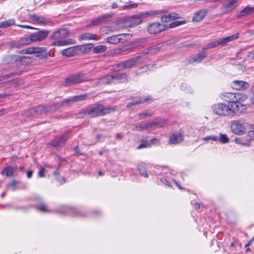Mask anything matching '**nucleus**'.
<instances>
[{"label":"nucleus","instance_id":"obj_47","mask_svg":"<svg viewBox=\"0 0 254 254\" xmlns=\"http://www.w3.org/2000/svg\"><path fill=\"white\" fill-rule=\"evenodd\" d=\"M17 182L16 181H12L10 184H8L7 187L10 188L12 190H14L16 189Z\"/></svg>","mask_w":254,"mask_h":254},{"label":"nucleus","instance_id":"obj_51","mask_svg":"<svg viewBox=\"0 0 254 254\" xmlns=\"http://www.w3.org/2000/svg\"><path fill=\"white\" fill-rule=\"evenodd\" d=\"M45 170V168L42 167L38 172V176L40 177H44L45 176L44 172Z\"/></svg>","mask_w":254,"mask_h":254},{"label":"nucleus","instance_id":"obj_37","mask_svg":"<svg viewBox=\"0 0 254 254\" xmlns=\"http://www.w3.org/2000/svg\"><path fill=\"white\" fill-rule=\"evenodd\" d=\"M89 96L88 93H86L84 94L81 95H78L74 96H72L73 99V102H78V101H81L83 100H85L88 99Z\"/></svg>","mask_w":254,"mask_h":254},{"label":"nucleus","instance_id":"obj_59","mask_svg":"<svg viewBox=\"0 0 254 254\" xmlns=\"http://www.w3.org/2000/svg\"><path fill=\"white\" fill-rule=\"evenodd\" d=\"M254 241V237H253L251 240H250L249 241V242L245 245V247L250 246Z\"/></svg>","mask_w":254,"mask_h":254},{"label":"nucleus","instance_id":"obj_49","mask_svg":"<svg viewBox=\"0 0 254 254\" xmlns=\"http://www.w3.org/2000/svg\"><path fill=\"white\" fill-rule=\"evenodd\" d=\"M203 139L204 140H212L214 141H216L217 140V137L216 136L211 135V136H208L205 137Z\"/></svg>","mask_w":254,"mask_h":254},{"label":"nucleus","instance_id":"obj_57","mask_svg":"<svg viewBox=\"0 0 254 254\" xmlns=\"http://www.w3.org/2000/svg\"><path fill=\"white\" fill-rule=\"evenodd\" d=\"M74 150L77 155H80L82 154L80 151H79V149L78 148L77 146L74 148Z\"/></svg>","mask_w":254,"mask_h":254},{"label":"nucleus","instance_id":"obj_25","mask_svg":"<svg viewBox=\"0 0 254 254\" xmlns=\"http://www.w3.org/2000/svg\"><path fill=\"white\" fill-rule=\"evenodd\" d=\"M207 56V53L206 52L202 51L194 56L189 62L190 64L193 63H199L206 58Z\"/></svg>","mask_w":254,"mask_h":254},{"label":"nucleus","instance_id":"obj_12","mask_svg":"<svg viewBox=\"0 0 254 254\" xmlns=\"http://www.w3.org/2000/svg\"><path fill=\"white\" fill-rule=\"evenodd\" d=\"M242 101H238L231 104H229V108L231 111L230 116H234L238 113L245 112L247 109V106L242 104Z\"/></svg>","mask_w":254,"mask_h":254},{"label":"nucleus","instance_id":"obj_35","mask_svg":"<svg viewBox=\"0 0 254 254\" xmlns=\"http://www.w3.org/2000/svg\"><path fill=\"white\" fill-rule=\"evenodd\" d=\"M15 24V21L13 19L0 22V28H5Z\"/></svg>","mask_w":254,"mask_h":254},{"label":"nucleus","instance_id":"obj_14","mask_svg":"<svg viewBox=\"0 0 254 254\" xmlns=\"http://www.w3.org/2000/svg\"><path fill=\"white\" fill-rule=\"evenodd\" d=\"M50 31L47 30L38 31L36 32L32 33L30 34L32 42H40L45 39Z\"/></svg>","mask_w":254,"mask_h":254},{"label":"nucleus","instance_id":"obj_28","mask_svg":"<svg viewBox=\"0 0 254 254\" xmlns=\"http://www.w3.org/2000/svg\"><path fill=\"white\" fill-rule=\"evenodd\" d=\"M100 39L99 36L96 34H93L90 33H86L81 34L79 36L80 40H98Z\"/></svg>","mask_w":254,"mask_h":254},{"label":"nucleus","instance_id":"obj_2","mask_svg":"<svg viewBox=\"0 0 254 254\" xmlns=\"http://www.w3.org/2000/svg\"><path fill=\"white\" fill-rule=\"evenodd\" d=\"M59 108L60 106L58 107L57 105H54L50 106L40 105L25 110L22 113V116L25 117L39 116L49 112H53Z\"/></svg>","mask_w":254,"mask_h":254},{"label":"nucleus","instance_id":"obj_56","mask_svg":"<svg viewBox=\"0 0 254 254\" xmlns=\"http://www.w3.org/2000/svg\"><path fill=\"white\" fill-rule=\"evenodd\" d=\"M107 29H108L107 27H103L101 28L100 30H101V32H103V33L107 34V32L106 31Z\"/></svg>","mask_w":254,"mask_h":254},{"label":"nucleus","instance_id":"obj_10","mask_svg":"<svg viewBox=\"0 0 254 254\" xmlns=\"http://www.w3.org/2000/svg\"><path fill=\"white\" fill-rule=\"evenodd\" d=\"M168 29L167 25L159 22H153L147 27L148 32L151 35H156Z\"/></svg>","mask_w":254,"mask_h":254},{"label":"nucleus","instance_id":"obj_3","mask_svg":"<svg viewBox=\"0 0 254 254\" xmlns=\"http://www.w3.org/2000/svg\"><path fill=\"white\" fill-rule=\"evenodd\" d=\"M69 34L67 28H61L54 32L50 36L52 40H56L51 45L53 46L61 47L67 45L69 44L67 41L64 40Z\"/></svg>","mask_w":254,"mask_h":254},{"label":"nucleus","instance_id":"obj_20","mask_svg":"<svg viewBox=\"0 0 254 254\" xmlns=\"http://www.w3.org/2000/svg\"><path fill=\"white\" fill-rule=\"evenodd\" d=\"M163 43H157L156 45L149 47L146 51H144L141 54L144 55L146 54H156L163 47Z\"/></svg>","mask_w":254,"mask_h":254},{"label":"nucleus","instance_id":"obj_54","mask_svg":"<svg viewBox=\"0 0 254 254\" xmlns=\"http://www.w3.org/2000/svg\"><path fill=\"white\" fill-rule=\"evenodd\" d=\"M206 3L217 2L223 1V0H203Z\"/></svg>","mask_w":254,"mask_h":254},{"label":"nucleus","instance_id":"obj_7","mask_svg":"<svg viewBox=\"0 0 254 254\" xmlns=\"http://www.w3.org/2000/svg\"><path fill=\"white\" fill-rule=\"evenodd\" d=\"M70 136V132L66 131L62 136L54 138L49 142V144L56 148H62L64 146Z\"/></svg>","mask_w":254,"mask_h":254},{"label":"nucleus","instance_id":"obj_5","mask_svg":"<svg viewBox=\"0 0 254 254\" xmlns=\"http://www.w3.org/2000/svg\"><path fill=\"white\" fill-rule=\"evenodd\" d=\"M212 110L215 114L222 116H230L231 113L229 104L225 103L215 104L212 106Z\"/></svg>","mask_w":254,"mask_h":254},{"label":"nucleus","instance_id":"obj_58","mask_svg":"<svg viewBox=\"0 0 254 254\" xmlns=\"http://www.w3.org/2000/svg\"><path fill=\"white\" fill-rule=\"evenodd\" d=\"M161 181L165 184H166L167 185H168L169 186H171V185H170L169 183L165 179H161Z\"/></svg>","mask_w":254,"mask_h":254},{"label":"nucleus","instance_id":"obj_40","mask_svg":"<svg viewBox=\"0 0 254 254\" xmlns=\"http://www.w3.org/2000/svg\"><path fill=\"white\" fill-rule=\"evenodd\" d=\"M73 97H69V98L68 99H66L64 100H63L61 103L60 104H55V105H57V106L58 107L59 106H60V107L62 106H63L65 104L66 105H68V104H70L72 103H73Z\"/></svg>","mask_w":254,"mask_h":254},{"label":"nucleus","instance_id":"obj_64","mask_svg":"<svg viewBox=\"0 0 254 254\" xmlns=\"http://www.w3.org/2000/svg\"><path fill=\"white\" fill-rule=\"evenodd\" d=\"M17 158V157L16 156H12L10 157L11 160L13 162H15Z\"/></svg>","mask_w":254,"mask_h":254},{"label":"nucleus","instance_id":"obj_33","mask_svg":"<svg viewBox=\"0 0 254 254\" xmlns=\"http://www.w3.org/2000/svg\"><path fill=\"white\" fill-rule=\"evenodd\" d=\"M107 18L106 15L99 16L91 21V25L93 26L99 25L103 22Z\"/></svg>","mask_w":254,"mask_h":254},{"label":"nucleus","instance_id":"obj_63","mask_svg":"<svg viewBox=\"0 0 254 254\" xmlns=\"http://www.w3.org/2000/svg\"><path fill=\"white\" fill-rule=\"evenodd\" d=\"M194 207L195 209H199L200 207V204L198 203H194Z\"/></svg>","mask_w":254,"mask_h":254},{"label":"nucleus","instance_id":"obj_26","mask_svg":"<svg viewBox=\"0 0 254 254\" xmlns=\"http://www.w3.org/2000/svg\"><path fill=\"white\" fill-rule=\"evenodd\" d=\"M132 130L140 131L149 128H151L150 122H141L133 126Z\"/></svg>","mask_w":254,"mask_h":254},{"label":"nucleus","instance_id":"obj_44","mask_svg":"<svg viewBox=\"0 0 254 254\" xmlns=\"http://www.w3.org/2000/svg\"><path fill=\"white\" fill-rule=\"evenodd\" d=\"M138 169L142 176L145 178H148V176L147 171L144 167L139 166L138 167Z\"/></svg>","mask_w":254,"mask_h":254},{"label":"nucleus","instance_id":"obj_38","mask_svg":"<svg viewBox=\"0 0 254 254\" xmlns=\"http://www.w3.org/2000/svg\"><path fill=\"white\" fill-rule=\"evenodd\" d=\"M14 168L11 166H7L5 167L2 173L4 174L7 177H11L13 175Z\"/></svg>","mask_w":254,"mask_h":254},{"label":"nucleus","instance_id":"obj_53","mask_svg":"<svg viewBox=\"0 0 254 254\" xmlns=\"http://www.w3.org/2000/svg\"><path fill=\"white\" fill-rule=\"evenodd\" d=\"M235 141L236 143H238V144H242L243 145H249V144H248V143H243L241 141V139L238 138H236L235 139Z\"/></svg>","mask_w":254,"mask_h":254},{"label":"nucleus","instance_id":"obj_19","mask_svg":"<svg viewBox=\"0 0 254 254\" xmlns=\"http://www.w3.org/2000/svg\"><path fill=\"white\" fill-rule=\"evenodd\" d=\"M239 35V33H236L235 34L228 36L227 37L217 40L218 42V45H221L222 46H226L228 43L238 38Z\"/></svg>","mask_w":254,"mask_h":254},{"label":"nucleus","instance_id":"obj_29","mask_svg":"<svg viewBox=\"0 0 254 254\" xmlns=\"http://www.w3.org/2000/svg\"><path fill=\"white\" fill-rule=\"evenodd\" d=\"M151 128L154 127H163L165 126L167 124V121L164 119H157L150 122Z\"/></svg>","mask_w":254,"mask_h":254},{"label":"nucleus","instance_id":"obj_11","mask_svg":"<svg viewBox=\"0 0 254 254\" xmlns=\"http://www.w3.org/2000/svg\"><path fill=\"white\" fill-rule=\"evenodd\" d=\"M230 128L234 133L238 135L243 134L247 131L244 123L240 120L232 121L230 125Z\"/></svg>","mask_w":254,"mask_h":254},{"label":"nucleus","instance_id":"obj_17","mask_svg":"<svg viewBox=\"0 0 254 254\" xmlns=\"http://www.w3.org/2000/svg\"><path fill=\"white\" fill-rule=\"evenodd\" d=\"M209 10L207 8L200 9L194 13L192 21L198 22L202 20L208 13Z\"/></svg>","mask_w":254,"mask_h":254},{"label":"nucleus","instance_id":"obj_6","mask_svg":"<svg viewBox=\"0 0 254 254\" xmlns=\"http://www.w3.org/2000/svg\"><path fill=\"white\" fill-rule=\"evenodd\" d=\"M142 56L141 55L135 56L133 58L127 60L126 61L121 62L120 63L116 64V67L119 70H124L127 68H130L134 66L136 64L141 62Z\"/></svg>","mask_w":254,"mask_h":254},{"label":"nucleus","instance_id":"obj_34","mask_svg":"<svg viewBox=\"0 0 254 254\" xmlns=\"http://www.w3.org/2000/svg\"><path fill=\"white\" fill-rule=\"evenodd\" d=\"M100 82L106 84L114 83L113 74H108L104 76L100 79Z\"/></svg>","mask_w":254,"mask_h":254},{"label":"nucleus","instance_id":"obj_23","mask_svg":"<svg viewBox=\"0 0 254 254\" xmlns=\"http://www.w3.org/2000/svg\"><path fill=\"white\" fill-rule=\"evenodd\" d=\"M114 83L125 82L128 81L127 75L124 73L113 74Z\"/></svg>","mask_w":254,"mask_h":254},{"label":"nucleus","instance_id":"obj_55","mask_svg":"<svg viewBox=\"0 0 254 254\" xmlns=\"http://www.w3.org/2000/svg\"><path fill=\"white\" fill-rule=\"evenodd\" d=\"M33 171L32 170H29L26 173V176L28 178H30L32 175Z\"/></svg>","mask_w":254,"mask_h":254},{"label":"nucleus","instance_id":"obj_42","mask_svg":"<svg viewBox=\"0 0 254 254\" xmlns=\"http://www.w3.org/2000/svg\"><path fill=\"white\" fill-rule=\"evenodd\" d=\"M218 45H218V40H217L216 41L212 42L208 44L207 45H205L202 48V50H206V49H208L214 48L215 47H216Z\"/></svg>","mask_w":254,"mask_h":254},{"label":"nucleus","instance_id":"obj_48","mask_svg":"<svg viewBox=\"0 0 254 254\" xmlns=\"http://www.w3.org/2000/svg\"><path fill=\"white\" fill-rule=\"evenodd\" d=\"M9 78V75L0 76V84L6 82Z\"/></svg>","mask_w":254,"mask_h":254},{"label":"nucleus","instance_id":"obj_30","mask_svg":"<svg viewBox=\"0 0 254 254\" xmlns=\"http://www.w3.org/2000/svg\"><path fill=\"white\" fill-rule=\"evenodd\" d=\"M157 143H158V139L156 138H153L148 141H145L144 142L138 145L136 148L137 149H141L144 148H147L148 147H150L153 144H156Z\"/></svg>","mask_w":254,"mask_h":254},{"label":"nucleus","instance_id":"obj_24","mask_svg":"<svg viewBox=\"0 0 254 254\" xmlns=\"http://www.w3.org/2000/svg\"><path fill=\"white\" fill-rule=\"evenodd\" d=\"M254 13V6L251 7L250 5H247L240 11L237 16L238 18L244 17Z\"/></svg>","mask_w":254,"mask_h":254},{"label":"nucleus","instance_id":"obj_15","mask_svg":"<svg viewBox=\"0 0 254 254\" xmlns=\"http://www.w3.org/2000/svg\"><path fill=\"white\" fill-rule=\"evenodd\" d=\"M58 211L61 214H68L73 217H79L83 216L81 212L77 209L65 206H60Z\"/></svg>","mask_w":254,"mask_h":254},{"label":"nucleus","instance_id":"obj_1","mask_svg":"<svg viewBox=\"0 0 254 254\" xmlns=\"http://www.w3.org/2000/svg\"><path fill=\"white\" fill-rule=\"evenodd\" d=\"M116 110V106L106 107L102 104L96 103L84 108L78 114V117L83 118L86 115H88L91 117L95 118L108 114Z\"/></svg>","mask_w":254,"mask_h":254},{"label":"nucleus","instance_id":"obj_32","mask_svg":"<svg viewBox=\"0 0 254 254\" xmlns=\"http://www.w3.org/2000/svg\"><path fill=\"white\" fill-rule=\"evenodd\" d=\"M178 15L176 13L163 15L161 17V20L163 22H169L172 20H175L178 18L179 17Z\"/></svg>","mask_w":254,"mask_h":254},{"label":"nucleus","instance_id":"obj_9","mask_svg":"<svg viewBox=\"0 0 254 254\" xmlns=\"http://www.w3.org/2000/svg\"><path fill=\"white\" fill-rule=\"evenodd\" d=\"M87 80V78L84 74L77 73L66 78L65 80V83L67 85H70L78 84Z\"/></svg>","mask_w":254,"mask_h":254},{"label":"nucleus","instance_id":"obj_62","mask_svg":"<svg viewBox=\"0 0 254 254\" xmlns=\"http://www.w3.org/2000/svg\"><path fill=\"white\" fill-rule=\"evenodd\" d=\"M118 5L116 2H113L111 5V7L113 9L117 8Z\"/></svg>","mask_w":254,"mask_h":254},{"label":"nucleus","instance_id":"obj_41","mask_svg":"<svg viewBox=\"0 0 254 254\" xmlns=\"http://www.w3.org/2000/svg\"><path fill=\"white\" fill-rule=\"evenodd\" d=\"M36 208L37 209H38V210H39L41 212H50V211L48 209L47 206L44 203H42L41 204H39V205L36 206Z\"/></svg>","mask_w":254,"mask_h":254},{"label":"nucleus","instance_id":"obj_8","mask_svg":"<svg viewBox=\"0 0 254 254\" xmlns=\"http://www.w3.org/2000/svg\"><path fill=\"white\" fill-rule=\"evenodd\" d=\"M20 53L28 54H38V55L36 56L37 57H41L42 58H45L48 55L47 50L46 48L39 47L27 48L22 50Z\"/></svg>","mask_w":254,"mask_h":254},{"label":"nucleus","instance_id":"obj_27","mask_svg":"<svg viewBox=\"0 0 254 254\" xmlns=\"http://www.w3.org/2000/svg\"><path fill=\"white\" fill-rule=\"evenodd\" d=\"M183 140V135L180 133H175L172 135L169 139V143L177 144Z\"/></svg>","mask_w":254,"mask_h":254},{"label":"nucleus","instance_id":"obj_45","mask_svg":"<svg viewBox=\"0 0 254 254\" xmlns=\"http://www.w3.org/2000/svg\"><path fill=\"white\" fill-rule=\"evenodd\" d=\"M148 65H147L145 67H142L139 68L134 72V73L136 75H137L140 73H142V72H144L145 71H146V70L148 69Z\"/></svg>","mask_w":254,"mask_h":254},{"label":"nucleus","instance_id":"obj_60","mask_svg":"<svg viewBox=\"0 0 254 254\" xmlns=\"http://www.w3.org/2000/svg\"><path fill=\"white\" fill-rule=\"evenodd\" d=\"M19 26L23 27V28H25L27 29H34V27H32L29 25H19Z\"/></svg>","mask_w":254,"mask_h":254},{"label":"nucleus","instance_id":"obj_36","mask_svg":"<svg viewBox=\"0 0 254 254\" xmlns=\"http://www.w3.org/2000/svg\"><path fill=\"white\" fill-rule=\"evenodd\" d=\"M150 100H151V99L148 98V97H147L145 99H139L136 101H133V102L129 103L127 105V108H129V107H132L133 106H135V105H138V104H140L144 103L145 102H146L147 101H149Z\"/></svg>","mask_w":254,"mask_h":254},{"label":"nucleus","instance_id":"obj_39","mask_svg":"<svg viewBox=\"0 0 254 254\" xmlns=\"http://www.w3.org/2000/svg\"><path fill=\"white\" fill-rule=\"evenodd\" d=\"M107 47L105 45H99L93 48V52L95 54L101 53L105 52Z\"/></svg>","mask_w":254,"mask_h":254},{"label":"nucleus","instance_id":"obj_21","mask_svg":"<svg viewBox=\"0 0 254 254\" xmlns=\"http://www.w3.org/2000/svg\"><path fill=\"white\" fill-rule=\"evenodd\" d=\"M29 17L37 23L41 25H47L49 23V21L46 20L44 16L36 14H31L29 15Z\"/></svg>","mask_w":254,"mask_h":254},{"label":"nucleus","instance_id":"obj_50","mask_svg":"<svg viewBox=\"0 0 254 254\" xmlns=\"http://www.w3.org/2000/svg\"><path fill=\"white\" fill-rule=\"evenodd\" d=\"M151 115L149 113H140L139 114V118L140 119H143L144 118H145L146 117H148V116H150Z\"/></svg>","mask_w":254,"mask_h":254},{"label":"nucleus","instance_id":"obj_46","mask_svg":"<svg viewBox=\"0 0 254 254\" xmlns=\"http://www.w3.org/2000/svg\"><path fill=\"white\" fill-rule=\"evenodd\" d=\"M163 12H164V11L162 10H155V11H152L146 12V14L148 15H158V14H161Z\"/></svg>","mask_w":254,"mask_h":254},{"label":"nucleus","instance_id":"obj_4","mask_svg":"<svg viewBox=\"0 0 254 254\" xmlns=\"http://www.w3.org/2000/svg\"><path fill=\"white\" fill-rule=\"evenodd\" d=\"M220 97L228 102V104H231L238 101H244L248 96L246 94L240 92H224L220 94Z\"/></svg>","mask_w":254,"mask_h":254},{"label":"nucleus","instance_id":"obj_13","mask_svg":"<svg viewBox=\"0 0 254 254\" xmlns=\"http://www.w3.org/2000/svg\"><path fill=\"white\" fill-rule=\"evenodd\" d=\"M143 14L134 15L125 19L126 27H131L140 24L142 22Z\"/></svg>","mask_w":254,"mask_h":254},{"label":"nucleus","instance_id":"obj_16","mask_svg":"<svg viewBox=\"0 0 254 254\" xmlns=\"http://www.w3.org/2000/svg\"><path fill=\"white\" fill-rule=\"evenodd\" d=\"M127 34H121L112 36L108 37L106 38V41L108 43L112 44H117L119 43H124L127 40Z\"/></svg>","mask_w":254,"mask_h":254},{"label":"nucleus","instance_id":"obj_22","mask_svg":"<svg viewBox=\"0 0 254 254\" xmlns=\"http://www.w3.org/2000/svg\"><path fill=\"white\" fill-rule=\"evenodd\" d=\"M32 43L30 35L27 37L21 38L18 42L13 43V47L19 48L22 46L26 45Z\"/></svg>","mask_w":254,"mask_h":254},{"label":"nucleus","instance_id":"obj_43","mask_svg":"<svg viewBox=\"0 0 254 254\" xmlns=\"http://www.w3.org/2000/svg\"><path fill=\"white\" fill-rule=\"evenodd\" d=\"M219 141L222 143H226L229 142V139L226 134L220 133Z\"/></svg>","mask_w":254,"mask_h":254},{"label":"nucleus","instance_id":"obj_52","mask_svg":"<svg viewBox=\"0 0 254 254\" xmlns=\"http://www.w3.org/2000/svg\"><path fill=\"white\" fill-rule=\"evenodd\" d=\"M127 9L135 8L138 6V4L136 3L127 4Z\"/></svg>","mask_w":254,"mask_h":254},{"label":"nucleus","instance_id":"obj_31","mask_svg":"<svg viewBox=\"0 0 254 254\" xmlns=\"http://www.w3.org/2000/svg\"><path fill=\"white\" fill-rule=\"evenodd\" d=\"M77 50L75 47H70L62 51V55L66 57H72L75 55Z\"/></svg>","mask_w":254,"mask_h":254},{"label":"nucleus","instance_id":"obj_18","mask_svg":"<svg viewBox=\"0 0 254 254\" xmlns=\"http://www.w3.org/2000/svg\"><path fill=\"white\" fill-rule=\"evenodd\" d=\"M231 86L233 88L237 90H244L248 88L249 84L248 82L242 80H234L232 82Z\"/></svg>","mask_w":254,"mask_h":254},{"label":"nucleus","instance_id":"obj_61","mask_svg":"<svg viewBox=\"0 0 254 254\" xmlns=\"http://www.w3.org/2000/svg\"><path fill=\"white\" fill-rule=\"evenodd\" d=\"M177 23V22H174L171 23L169 24V26L168 27L169 28H173V27H176L175 23Z\"/></svg>","mask_w":254,"mask_h":254}]
</instances>
